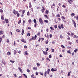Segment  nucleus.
Masks as SVG:
<instances>
[{"label":"nucleus","mask_w":78,"mask_h":78,"mask_svg":"<svg viewBox=\"0 0 78 78\" xmlns=\"http://www.w3.org/2000/svg\"><path fill=\"white\" fill-rule=\"evenodd\" d=\"M39 22L41 24H42V23H43V20H42V19L41 18H39Z\"/></svg>","instance_id":"1"},{"label":"nucleus","mask_w":78,"mask_h":78,"mask_svg":"<svg viewBox=\"0 0 78 78\" xmlns=\"http://www.w3.org/2000/svg\"><path fill=\"white\" fill-rule=\"evenodd\" d=\"M2 64H3L4 65H6V63L5 62V60H4V59H2Z\"/></svg>","instance_id":"2"},{"label":"nucleus","mask_w":78,"mask_h":78,"mask_svg":"<svg viewBox=\"0 0 78 78\" xmlns=\"http://www.w3.org/2000/svg\"><path fill=\"white\" fill-rule=\"evenodd\" d=\"M21 41L22 42H24V43H26V41H25L24 39H21Z\"/></svg>","instance_id":"3"},{"label":"nucleus","mask_w":78,"mask_h":78,"mask_svg":"<svg viewBox=\"0 0 78 78\" xmlns=\"http://www.w3.org/2000/svg\"><path fill=\"white\" fill-rule=\"evenodd\" d=\"M73 2V0H69L68 1V2H69V3L70 4H71V5H72V2Z\"/></svg>","instance_id":"4"},{"label":"nucleus","mask_w":78,"mask_h":78,"mask_svg":"<svg viewBox=\"0 0 78 78\" xmlns=\"http://www.w3.org/2000/svg\"><path fill=\"white\" fill-rule=\"evenodd\" d=\"M43 9H41V11L42 12H44V11H45V8H44V6H43L42 7Z\"/></svg>","instance_id":"5"},{"label":"nucleus","mask_w":78,"mask_h":78,"mask_svg":"<svg viewBox=\"0 0 78 78\" xmlns=\"http://www.w3.org/2000/svg\"><path fill=\"white\" fill-rule=\"evenodd\" d=\"M43 54H44L45 55H47V54H48V52H47V51H43Z\"/></svg>","instance_id":"6"},{"label":"nucleus","mask_w":78,"mask_h":78,"mask_svg":"<svg viewBox=\"0 0 78 78\" xmlns=\"http://www.w3.org/2000/svg\"><path fill=\"white\" fill-rule=\"evenodd\" d=\"M51 71H52V72H53V71H55V72H56V71H57V69H53V68H52L51 69Z\"/></svg>","instance_id":"7"},{"label":"nucleus","mask_w":78,"mask_h":78,"mask_svg":"<svg viewBox=\"0 0 78 78\" xmlns=\"http://www.w3.org/2000/svg\"><path fill=\"white\" fill-rule=\"evenodd\" d=\"M3 33H4V32H3V30H0V35L3 34Z\"/></svg>","instance_id":"8"},{"label":"nucleus","mask_w":78,"mask_h":78,"mask_svg":"<svg viewBox=\"0 0 78 78\" xmlns=\"http://www.w3.org/2000/svg\"><path fill=\"white\" fill-rule=\"evenodd\" d=\"M5 23H8V20L5 18Z\"/></svg>","instance_id":"9"},{"label":"nucleus","mask_w":78,"mask_h":78,"mask_svg":"<svg viewBox=\"0 0 78 78\" xmlns=\"http://www.w3.org/2000/svg\"><path fill=\"white\" fill-rule=\"evenodd\" d=\"M18 69L20 70V72H21V73H22V72H23L22 71V69L21 68L19 67Z\"/></svg>","instance_id":"10"},{"label":"nucleus","mask_w":78,"mask_h":78,"mask_svg":"<svg viewBox=\"0 0 78 78\" xmlns=\"http://www.w3.org/2000/svg\"><path fill=\"white\" fill-rule=\"evenodd\" d=\"M24 55H28V51H26L24 52Z\"/></svg>","instance_id":"11"},{"label":"nucleus","mask_w":78,"mask_h":78,"mask_svg":"<svg viewBox=\"0 0 78 78\" xmlns=\"http://www.w3.org/2000/svg\"><path fill=\"white\" fill-rule=\"evenodd\" d=\"M24 33V30H23V29H22V33H21V34L22 36H23V35Z\"/></svg>","instance_id":"12"},{"label":"nucleus","mask_w":78,"mask_h":78,"mask_svg":"<svg viewBox=\"0 0 78 78\" xmlns=\"http://www.w3.org/2000/svg\"><path fill=\"white\" fill-rule=\"evenodd\" d=\"M48 12H49V11L48 10H46V11L45 14H48Z\"/></svg>","instance_id":"13"},{"label":"nucleus","mask_w":78,"mask_h":78,"mask_svg":"<svg viewBox=\"0 0 78 78\" xmlns=\"http://www.w3.org/2000/svg\"><path fill=\"white\" fill-rule=\"evenodd\" d=\"M61 18L62 20H65V19H66V18L65 17H64V16H62Z\"/></svg>","instance_id":"14"},{"label":"nucleus","mask_w":78,"mask_h":78,"mask_svg":"<svg viewBox=\"0 0 78 78\" xmlns=\"http://www.w3.org/2000/svg\"><path fill=\"white\" fill-rule=\"evenodd\" d=\"M73 25L74 27L75 28H76V23L75 22H74V23H73Z\"/></svg>","instance_id":"15"},{"label":"nucleus","mask_w":78,"mask_h":78,"mask_svg":"<svg viewBox=\"0 0 78 78\" xmlns=\"http://www.w3.org/2000/svg\"><path fill=\"white\" fill-rule=\"evenodd\" d=\"M32 7V5H31V4L30 3V2L29 3V7L31 8Z\"/></svg>","instance_id":"16"},{"label":"nucleus","mask_w":78,"mask_h":78,"mask_svg":"<svg viewBox=\"0 0 78 78\" xmlns=\"http://www.w3.org/2000/svg\"><path fill=\"white\" fill-rule=\"evenodd\" d=\"M61 28L62 29H64V25H63V24H61Z\"/></svg>","instance_id":"17"},{"label":"nucleus","mask_w":78,"mask_h":78,"mask_svg":"<svg viewBox=\"0 0 78 78\" xmlns=\"http://www.w3.org/2000/svg\"><path fill=\"white\" fill-rule=\"evenodd\" d=\"M16 31L17 33H19V32H20V30L19 29H16Z\"/></svg>","instance_id":"18"},{"label":"nucleus","mask_w":78,"mask_h":78,"mask_svg":"<svg viewBox=\"0 0 78 78\" xmlns=\"http://www.w3.org/2000/svg\"><path fill=\"white\" fill-rule=\"evenodd\" d=\"M16 10L15 9H14L13 10V13L14 14H15V15L16 14Z\"/></svg>","instance_id":"19"},{"label":"nucleus","mask_w":78,"mask_h":78,"mask_svg":"<svg viewBox=\"0 0 78 78\" xmlns=\"http://www.w3.org/2000/svg\"><path fill=\"white\" fill-rule=\"evenodd\" d=\"M36 38H37V35H35L34 37V40H35V39H36Z\"/></svg>","instance_id":"20"},{"label":"nucleus","mask_w":78,"mask_h":78,"mask_svg":"<svg viewBox=\"0 0 78 78\" xmlns=\"http://www.w3.org/2000/svg\"><path fill=\"white\" fill-rule=\"evenodd\" d=\"M21 23V20H20L18 22V24H20Z\"/></svg>","instance_id":"21"},{"label":"nucleus","mask_w":78,"mask_h":78,"mask_svg":"<svg viewBox=\"0 0 78 78\" xmlns=\"http://www.w3.org/2000/svg\"><path fill=\"white\" fill-rule=\"evenodd\" d=\"M33 69V70H37V67H34Z\"/></svg>","instance_id":"22"},{"label":"nucleus","mask_w":78,"mask_h":78,"mask_svg":"<svg viewBox=\"0 0 78 78\" xmlns=\"http://www.w3.org/2000/svg\"><path fill=\"white\" fill-rule=\"evenodd\" d=\"M67 53H69V54H71V52H70V50H68L67 51Z\"/></svg>","instance_id":"23"},{"label":"nucleus","mask_w":78,"mask_h":78,"mask_svg":"<svg viewBox=\"0 0 78 78\" xmlns=\"http://www.w3.org/2000/svg\"><path fill=\"white\" fill-rule=\"evenodd\" d=\"M7 55H11V52H7Z\"/></svg>","instance_id":"24"},{"label":"nucleus","mask_w":78,"mask_h":78,"mask_svg":"<svg viewBox=\"0 0 78 78\" xmlns=\"http://www.w3.org/2000/svg\"><path fill=\"white\" fill-rule=\"evenodd\" d=\"M71 16L72 17H73L74 16H75V13H72L71 14Z\"/></svg>","instance_id":"25"},{"label":"nucleus","mask_w":78,"mask_h":78,"mask_svg":"<svg viewBox=\"0 0 78 78\" xmlns=\"http://www.w3.org/2000/svg\"><path fill=\"white\" fill-rule=\"evenodd\" d=\"M16 53H17V52L15 50L14 51V55H16Z\"/></svg>","instance_id":"26"},{"label":"nucleus","mask_w":78,"mask_h":78,"mask_svg":"<svg viewBox=\"0 0 78 78\" xmlns=\"http://www.w3.org/2000/svg\"><path fill=\"white\" fill-rule=\"evenodd\" d=\"M34 22L36 23H37V21H36V20L35 19H34Z\"/></svg>","instance_id":"27"},{"label":"nucleus","mask_w":78,"mask_h":78,"mask_svg":"<svg viewBox=\"0 0 78 78\" xmlns=\"http://www.w3.org/2000/svg\"><path fill=\"white\" fill-rule=\"evenodd\" d=\"M50 28L51 29V30H52V31H53V30H54V29H53V27H51Z\"/></svg>","instance_id":"28"},{"label":"nucleus","mask_w":78,"mask_h":78,"mask_svg":"<svg viewBox=\"0 0 78 78\" xmlns=\"http://www.w3.org/2000/svg\"><path fill=\"white\" fill-rule=\"evenodd\" d=\"M44 22H46V23H48V20H44Z\"/></svg>","instance_id":"29"},{"label":"nucleus","mask_w":78,"mask_h":78,"mask_svg":"<svg viewBox=\"0 0 78 78\" xmlns=\"http://www.w3.org/2000/svg\"><path fill=\"white\" fill-rule=\"evenodd\" d=\"M23 75L24 76H25V78H27V75H26L25 74H23Z\"/></svg>","instance_id":"30"},{"label":"nucleus","mask_w":78,"mask_h":78,"mask_svg":"<svg viewBox=\"0 0 78 78\" xmlns=\"http://www.w3.org/2000/svg\"><path fill=\"white\" fill-rule=\"evenodd\" d=\"M61 26L58 25V27L59 30H61Z\"/></svg>","instance_id":"31"},{"label":"nucleus","mask_w":78,"mask_h":78,"mask_svg":"<svg viewBox=\"0 0 78 78\" xmlns=\"http://www.w3.org/2000/svg\"><path fill=\"white\" fill-rule=\"evenodd\" d=\"M1 19L2 20H4V17L3 16H1Z\"/></svg>","instance_id":"32"},{"label":"nucleus","mask_w":78,"mask_h":78,"mask_svg":"<svg viewBox=\"0 0 78 78\" xmlns=\"http://www.w3.org/2000/svg\"><path fill=\"white\" fill-rule=\"evenodd\" d=\"M10 62H12V63H14V62H15V61H14L10 60Z\"/></svg>","instance_id":"33"},{"label":"nucleus","mask_w":78,"mask_h":78,"mask_svg":"<svg viewBox=\"0 0 78 78\" xmlns=\"http://www.w3.org/2000/svg\"><path fill=\"white\" fill-rule=\"evenodd\" d=\"M59 6H57V9L58 11H59Z\"/></svg>","instance_id":"34"},{"label":"nucleus","mask_w":78,"mask_h":78,"mask_svg":"<svg viewBox=\"0 0 78 78\" xmlns=\"http://www.w3.org/2000/svg\"><path fill=\"white\" fill-rule=\"evenodd\" d=\"M27 16H30V12L28 11L27 13Z\"/></svg>","instance_id":"35"},{"label":"nucleus","mask_w":78,"mask_h":78,"mask_svg":"<svg viewBox=\"0 0 78 78\" xmlns=\"http://www.w3.org/2000/svg\"><path fill=\"white\" fill-rule=\"evenodd\" d=\"M78 51V49L74 50V51L75 53H76V51Z\"/></svg>","instance_id":"36"},{"label":"nucleus","mask_w":78,"mask_h":78,"mask_svg":"<svg viewBox=\"0 0 78 78\" xmlns=\"http://www.w3.org/2000/svg\"><path fill=\"white\" fill-rule=\"evenodd\" d=\"M2 38L1 37H0V43L2 42Z\"/></svg>","instance_id":"37"},{"label":"nucleus","mask_w":78,"mask_h":78,"mask_svg":"<svg viewBox=\"0 0 78 78\" xmlns=\"http://www.w3.org/2000/svg\"><path fill=\"white\" fill-rule=\"evenodd\" d=\"M16 14L17 15V17H19L20 16V14H19V13H18Z\"/></svg>","instance_id":"38"},{"label":"nucleus","mask_w":78,"mask_h":78,"mask_svg":"<svg viewBox=\"0 0 78 78\" xmlns=\"http://www.w3.org/2000/svg\"><path fill=\"white\" fill-rule=\"evenodd\" d=\"M45 43H46V44H48V40H47V41H46L45 42Z\"/></svg>","instance_id":"39"},{"label":"nucleus","mask_w":78,"mask_h":78,"mask_svg":"<svg viewBox=\"0 0 78 78\" xmlns=\"http://www.w3.org/2000/svg\"><path fill=\"white\" fill-rule=\"evenodd\" d=\"M61 47H62V48H65V47H64V46L63 45H62Z\"/></svg>","instance_id":"40"},{"label":"nucleus","mask_w":78,"mask_h":78,"mask_svg":"<svg viewBox=\"0 0 78 78\" xmlns=\"http://www.w3.org/2000/svg\"><path fill=\"white\" fill-rule=\"evenodd\" d=\"M70 73L69 72L68 74V76H70Z\"/></svg>","instance_id":"41"},{"label":"nucleus","mask_w":78,"mask_h":78,"mask_svg":"<svg viewBox=\"0 0 78 78\" xmlns=\"http://www.w3.org/2000/svg\"><path fill=\"white\" fill-rule=\"evenodd\" d=\"M31 22V19L29 20L28 21V22H29V23H30Z\"/></svg>","instance_id":"42"},{"label":"nucleus","mask_w":78,"mask_h":78,"mask_svg":"<svg viewBox=\"0 0 78 78\" xmlns=\"http://www.w3.org/2000/svg\"><path fill=\"white\" fill-rule=\"evenodd\" d=\"M36 26H37V23H35L34 25V27L35 28H36Z\"/></svg>","instance_id":"43"},{"label":"nucleus","mask_w":78,"mask_h":78,"mask_svg":"<svg viewBox=\"0 0 78 78\" xmlns=\"http://www.w3.org/2000/svg\"><path fill=\"white\" fill-rule=\"evenodd\" d=\"M44 17H46L48 19V16L47 15H44Z\"/></svg>","instance_id":"44"},{"label":"nucleus","mask_w":78,"mask_h":78,"mask_svg":"<svg viewBox=\"0 0 78 78\" xmlns=\"http://www.w3.org/2000/svg\"><path fill=\"white\" fill-rule=\"evenodd\" d=\"M22 12L23 14H24V13H25V10H23L22 11Z\"/></svg>","instance_id":"45"},{"label":"nucleus","mask_w":78,"mask_h":78,"mask_svg":"<svg viewBox=\"0 0 78 78\" xmlns=\"http://www.w3.org/2000/svg\"><path fill=\"white\" fill-rule=\"evenodd\" d=\"M0 12L1 13H2L3 12V10L1 9L0 10Z\"/></svg>","instance_id":"46"},{"label":"nucleus","mask_w":78,"mask_h":78,"mask_svg":"<svg viewBox=\"0 0 78 78\" xmlns=\"http://www.w3.org/2000/svg\"><path fill=\"white\" fill-rule=\"evenodd\" d=\"M30 33H28L27 34V36L28 37L30 36Z\"/></svg>","instance_id":"47"},{"label":"nucleus","mask_w":78,"mask_h":78,"mask_svg":"<svg viewBox=\"0 0 78 78\" xmlns=\"http://www.w3.org/2000/svg\"><path fill=\"white\" fill-rule=\"evenodd\" d=\"M6 42H7V43H9V39H7Z\"/></svg>","instance_id":"48"},{"label":"nucleus","mask_w":78,"mask_h":78,"mask_svg":"<svg viewBox=\"0 0 78 78\" xmlns=\"http://www.w3.org/2000/svg\"><path fill=\"white\" fill-rule=\"evenodd\" d=\"M50 69H48L47 70L48 72H50Z\"/></svg>","instance_id":"49"},{"label":"nucleus","mask_w":78,"mask_h":78,"mask_svg":"<svg viewBox=\"0 0 78 78\" xmlns=\"http://www.w3.org/2000/svg\"><path fill=\"white\" fill-rule=\"evenodd\" d=\"M74 38H76V35H74V37H73Z\"/></svg>","instance_id":"50"},{"label":"nucleus","mask_w":78,"mask_h":78,"mask_svg":"<svg viewBox=\"0 0 78 78\" xmlns=\"http://www.w3.org/2000/svg\"><path fill=\"white\" fill-rule=\"evenodd\" d=\"M60 38H61V39H62V38H63V37H62V35H60Z\"/></svg>","instance_id":"51"},{"label":"nucleus","mask_w":78,"mask_h":78,"mask_svg":"<svg viewBox=\"0 0 78 78\" xmlns=\"http://www.w3.org/2000/svg\"><path fill=\"white\" fill-rule=\"evenodd\" d=\"M39 73L41 75H42V76H43V75H44V74L42 73Z\"/></svg>","instance_id":"52"},{"label":"nucleus","mask_w":78,"mask_h":78,"mask_svg":"<svg viewBox=\"0 0 78 78\" xmlns=\"http://www.w3.org/2000/svg\"><path fill=\"white\" fill-rule=\"evenodd\" d=\"M5 35H3L2 37V39H4V38H5Z\"/></svg>","instance_id":"53"},{"label":"nucleus","mask_w":78,"mask_h":78,"mask_svg":"<svg viewBox=\"0 0 78 78\" xmlns=\"http://www.w3.org/2000/svg\"><path fill=\"white\" fill-rule=\"evenodd\" d=\"M49 58H51V55H50L49 56Z\"/></svg>","instance_id":"54"},{"label":"nucleus","mask_w":78,"mask_h":78,"mask_svg":"<svg viewBox=\"0 0 78 78\" xmlns=\"http://www.w3.org/2000/svg\"><path fill=\"white\" fill-rule=\"evenodd\" d=\"M51 50H52V51H51L52 53L53 52H54L55 51L54 50V49H53L52 48H51Z\"/></svg>","instance_id":"55"},{"label":"nucleus","mask_w":78,"mask_h":78,"mask_svg":"<svg viewBox=\"0 0 78 78\" xmlns=\"http://www.w3.org/2000/svg\"><path fill=\"white\" fill-rule=\"evenodd\" d=\"M54 27H55V28H56V29L57 28V25H55L54 26Z\"/></svg>","instance_id":"56"},{"label":"nucleus","mask_w":78,"mask_h":78,"mask_svg":"<svg viewBox=\"0 0 78 78\" xmlns=\"http://www.w3.org/2000/svg\"><path fill=\"white\" fill-rule=\"evenodd\" d=\"M27 72H30V71L29 69H27Z\"/></svg>","instance_id":"57"},{"label":"nucleus","mask_w":78,"mask_h":78,"mask_svg":"<svg viewBox=\"0 0 78 78\" xmlns=\"http://www.w3.org/2000/svg\"><path fill=\"white\" fill-rule=\"evenodd\" d=\"M53 37V35H52V34H50V38H51V37Z\"/></svg>","instance_id":"58"},{"label":"nucleus","mask_w":78,"mask_h":78,"mask_svg":"<svg viewBox=\"0 0 78 78\" xmlns=\"http://www.w3.org/2000/svg\"><path fill=\"white\" fill-rule=\"evenodd\" d=\"M14 75L15 77H17V75L16 74H14Z\"/></svg>","instance_id":"59"},{"label":"nucleus","mask_w":78,"mask_h":78,"mask_svg":"<svg viewBox=\"0 0 78 78\" xmlns=\"http://www.w3.org/2000/svg\"><path fill=\"white\" fill-rule=\"evenodd\" d=\"M75 55V53H74V52H73L72 54V56H74Z\"/></svg>","instance_id":"60"},{"label":"nucleus","mask_w":78,"mask_h":78,"mask_svg":"<svg viewBox=\"0 0 78 78\" xmlns=\"http://www.w3.org/2000/svg\"><path fill=\"white\" fill-rule=\"evenodd\" d=\"M41 38H39V39L38 40V42H40L41 41Z\"/></svg>","instance_id":"61"},{"label":"nucleus","mask_w":78,"mask_h":78,"mask_svg":"<svg viewBox=\"0 0 78 78\" xmlns=\"http://www.w3.org/2000/svg\"><path fill=\"white\" fill-rule=\"evenodd\" d=\"M57 16H58V17H60V15L59 14H57Z\"/></svg>","instance_id":"62"},{"label":"nucleus","mask_w":78,"mask_h":78,"mask_svg":"<svg viewBox=\"0 0 78 78\" xmlns=\"http://www.w3.org/2000/svg\"><path fill=\"white\" fill-rule=\"evenodd\" d=\"M24 48H27V46L26 45H25L24 46Z\"/></svg>","instance_id":"63"},{"label":"nucleus","mask_w":78,"mask_h":78,"mask_svg":"<svg viewBox=\"0 0 78 78\" xmlns=\"http://www.w3.org/2000/svg\"><path fill=\"white\" fill-rule=\"evenodd\" d=\"M46 31L47 32H48V28L46 30Z\"/></svg>","instance_id":"64"}]
</instances>
